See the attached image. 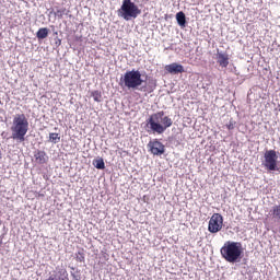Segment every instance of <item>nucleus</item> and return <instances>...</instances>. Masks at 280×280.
Segmentation results:
<instances>
[{
	"label": "nucleus",
	"mask_w": 280,
	"mask_h": 280,
	"mask_svg": "<svg viewBox=\"0 0 280 280\" xmlns=\"http://www.w3.org/2000/svg\"><path fill=\"white\" fill-rule=\"evenodd\" d=\"M172 118L165 116V112H158L149 117L145 124V130L149 135H163L166 128H171Z\"/></svg>",
	"instance_id": "nucleus-1"
},
{
	"label": "nucleus",
	"mask_w": 280,
	"mask_h": 280,
	"mask_svg": "<svg viewBox=\"0 0 280 280\" xmlns=\"http://www.w3.org/2000/svg\"><path fill=\"white\" fill-rule=\"evenodd\" d=\"M30 130V120H27V116L25 114H16L13 117V122L11 126L12 139L19 141V143H23L25 141V135H27Z\"/></svg>",
	"instance_id": "nucleus-2"
},
{
	"label": "nucleus",
	"mask_w": 280,
	"mask_h": 280,
	"mask_svg": "<svg viewBox=\"0 0 280 280\" xmlns=\"http://www.w3.org/2000/svg\"><path fill=\"white\" fill-rule=\"evenodd\" d=\"M221 255L225 261H229V264H235L240 261V259H242V255H244L242 243L228 241L221 247Z\"/></svg>",
	"instance_id": "nucleus-3"
},
{
	"label": "nucleus",
	"mask_w": 280,
	"mask_h": 280,
	"mask_svg": "<svg viewBox=\"0 0 280 280\" xmlns=\"http://www.w3.org/2000/svg\"><path fill=\"white\" fill-rule=\"evenodd\" d=\"M143 84V79L141 78V71L139 70H127L125 74L120 78V86L130 90H137Z\"/></svg>",
	"instance_id": "nucleus-4"
},
{
	"label": "nucleus",
	"mask_w": 280,
	"mask_h": 280,
	"mask_svg": "<svg viewBox=\"0 0 280 280\" xmlns=\"http://www.w3.org/2000/svg\"><path fill=\"white\" fill-rule=\"evenodd\" d=\"M141 14L139 7L132 2V0H124L120 9L118 10V16L125 21H130L131 19H137Z\"/></svg>",
	"instance_id": "nucleus-5"
},
{
	"label": "nucleus",
	"mask_w": 280,
	"mask_h": 280,
	"mask_svg": "<svg viewBox=\"0 0 280 280\" xmlns=\"http://www.w3.org/2000/svg\"><path fill=\"white\" fill-rule=\"evenodd\" d=\"M262 165L265 170L269 172H278L279 167V155L275 150H267L264 154Z\"/></svg>",
	"instance_id": "nucleus-6"
},
{
	"label": "nucleus",
	"mask_w": 280,
	"mask_h": 280,
	"mask_svg": "<svg viewBox=\"0 0 280 280\" xmlns=\"http://www.w3.org/2000/svg\"><path fill=\"white\" fill-rule=\"evenodd\" d=\"M224 226V217L220 213H213L208 223L209 233H220Z\"/></svg>",
	"instance_id": "nucleus-7"
},
{
	"label": "nucleus",
	"mask_w": 280,
	"mask_h": 280,
	"mask_svg": "<svg viewBox=\"0 0 280 280\" xmlns=\"http://www.w3.org/2000/svg\"><path fill=\"white\" fill-rule=\"evenodd\" d=\"M148 148L151 154H154V156H161V154H165V145L159 140L150 141L148 143Z\"/></svg>",
	"instance_id": "nucleus-8"
},
{
	"label": "nucleus",
	"mask_w": 280,
	"mask_h": 280,
	"mask_svg": "<svg viewBox=\"0 0 280 280\" xmlns=\"http://www.w3.org/2000/svg\"><path fill=\"white\" fill-rule=\"evenodd\" d=\"M164 69L166 71V73H172L174 75H176L178 73H185V68L183 67V65H179L176 62L166 65Z\"/></svg>",
	"instance_id": "nucleus-9"
},
{
	"label": "nucleus",
	"mask_w": 280,
	"mask_h": 280,
	"mask_svg": "<svg viewBox=\"0 0 280 280\" xmlns=\"http://www.w3.org/2000/svg\"><path fill=\"white\" fill-rule=\"evenodd\" d=\"M34 159H35V163H37V165H45V163H47L49 161L47 153L45 151H40V150H38L34 153Z\"/></svg>",
	"instance_id": "nucleus-10"
},
{
	"label": "nucleus",
	"mask_w": 280,
	"mask_h": 280,
	"mask_svg": "<svg viewBox=\"0 0 280 280\" xmlns=\"http://www.w3.org/2000/svg\"><path fill=\"white\" fill-rule=\"evenodd\" d=\"M217 62L220 65L223 69H226L229 67V55L219 52L217 55Z\"/></svg>",
	"instance_id": "nucleus-11"
},
{
	"label": "nucleus",
	"mask_w": 280,
	"mask_h": 280,
	"mask_svg": "<svg viewBox=\"0 0 280 280\" xmlns=\"http://www.w3.org/2000/svg\"><path fill=\"white\" fill-rule=\"evenodd\" d=\"M36 36L39 40H43L49 36V28L42 27L37 31Z\"/></svg>",
	"instance_id": "nucleus-12"
},
{
	"label": "nucleus",
	"mask_w": 280,
	"mask_h": 280,
	"mask_svg": "<svg viewBox=\"0 0 280 280\" xmlns=\"http://www.w3.org/2000/svg\"><path fill=\"white\" fill-rule=\"evenodd\" d=\"M176 21L180 27H185L187 25V20L185 18V13L183 11L176 14Z\"/></svg>",
	"instance_id": "nucleus-13"
},
{
	"label": "nucleus",
	"mask_w": 280,
	"mask_h": 280,
	"mask_svg": "<svg viewBox=\"0 0 280 280\" xmlns=\"http://www.w3.org/2000/svg\"><path fill=\"white\" fill-rule=\"evenodd\" d=\"M270 213L275 220H280V205L273 206Z\"/></svg>",
	"instance_id": "nucleus-14"
},
{
	"label": "nucleus",
	"mask_w": 280,
	"mask_h": 280,
	"mask_svg": "<svg viewBox=\"0 0 280 280\" xmlns=\"http://www.w3.org/2000/svg\"><path fill=\"white\" fill-rule=\"evenodd\" d=\"M94 167H96V170H105L106 168V164L104 163V159H97L94 161Z\"/></svg>",
	"instance_id": "nucleus-15"
},
{
	"label": "nucleus",
	"mask_w": 280,
	"mask_h": 280,
	"mask_svg": "<svg viewBox=\"0 0 280 280\" xmlns=\"http://www.w3.org/2000/svg\"><path fill=\"white\" fill-rule=\"evenodd\" d=\"M49 141L51 143H60V133H49Z\"/></svg>",
	"instance_id": "nucleus-16"
},
{
	"label": "nucleus",
	"mask_w": 280,
	"mask_h": 280,
	"mask_svg": "<svg viewBox=\"0 0 280 280\" xmlns=\"http://www.w3.org/2000/svg\"><path fill=\"white\" fill-rule=\"evenodd\" d=\"M91 95H92L94 102H102V92L96 90V91H93L91 93Z\"/></svg>",
	"instance_id": "nucleus-17"
},
{
	"label": "nucleus",
	"mask_w": 280,
	"mask_h": 280,
	"mask_svg": "<svg viewBox=\"0 0 280 280\" xmlns=\"http://www.w3.org/2000/svg\"><path fill=\"white\" fill-rule=\"evenodd\" d=\"M75 259L77 261H79L80 264H84L85 261V256H84V252L80 250L75 254Z\"/></svg>",
	"instance_id": "nucleus-18"
},
{
	"label": "nucleus",
	"mask_w": 280,
	"mask_h": 280,
	"mask_svg": "<svg viewBox=\"0 0 280 280\" xmlns=\"http://www.w3.org/2000/svg\"><path fill=\"white\" fill-rule=\"evenodd\" d=\"M65 14H67V8L58 9L55 12V16H58L59 19H62L65 16Z\"/></svg>",
	"instance_id": "nucleus-19"
},
{
	"label": "nucleus",
	"mask_w": 280,
	"mask_h": 280,
	"mask_svg": "<svg viewBox=\"0 0 280 280\" xmlns=\"http://www.w3.org/2000/svg\"><path fill=\"white\" fill-rule=\"evenodd\" d=\"M228 130H235V121L230 120L229 124L226 125Z\"/></svg>",
	"instance_id": "nucleus-20"
},
{
	"label": "nucleus",
	"mask_w": 280,
	"mask_h": 280,
	"mask_svg": "<svg viewBox=\"0 0 280 280\" xmlns=\"http://www.w3.org/2000/svg\"><path fill=\"white\" fill-rule=\"evenodd\" d=\"M147 86H142L141 89H140V91H147Z\"/></svg>",
	"instance_id": "nucleus-21"
},
{
	"label": "nucleus",
	"mask_w": 280,
	"mask_h": 280,
	"mask_svg": "<svg viewBox=\"0 0 280 280\" xmlns=\"http://www.w3.org/2000/svg\"><path fill=\"white\" fill-rule=\"evenodd\" d=\"M62 275H67V271H66V269H63V270H62Z\"/></svg>",
	"instance_id": "nucleus-22"
}]
</instances>
